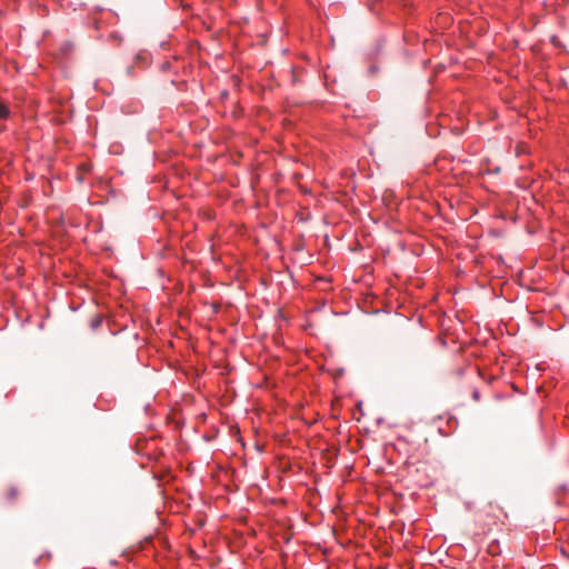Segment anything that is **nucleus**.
I'll use <instances>...</instances> for the list:
<instances>
[{
	"label": "nucleus",
	"instance_id": "7",
	"mask_svg": "<svg viewBox=\"0 0 569 569\" xmlns=\"http://www.w3.org/2000/svg\"><path fill=\"white\" fill-rule=\"evenodd\" d=\"M535 370H536V371H539V370H540L539 365H536Z\"/></svg>",
	"mask_w": 569,
	"mask_h": 569
},
{
	"label": "nucleus",
	"instance_id": "5",
	"mask_svg": "<svg viewBox=\"0 0 569 569\" xmlns=\"http://www.w3.org/2000/svg\"><path fill=\"white\" fill-rule=\"evenodd\" d=\"M535 390H536V395H538L541 392V387L536 383Z\"/></svg>",
	"mask_w": 569,
	"mask_h": 569
},
{
	"label": "nucleus",
	"instance_id": "3",
	"mask_svg": "<svg viewBox=\"0 0 569 569\" xmlns=\"http://www.w3.org/2000/svg\"><path fill=\"white\" fill-rule=\"evenodd\" d=\"M101 318L100 317H94L92 320H91V328L92 329H96L98 328L100 325H101Z\"/></svg>",
	"mask_w": 569,
	"mask_h": 569
},
{
	"label": "nucleus",
	"instance_id": "4",
	"mask_svg": "<svg viewBox=\"0 0 569 569\" xmlns=\"http://www.w3.org/2000/svg\"><path fill=\"white\" fill-rule=\"evenodd\" d=\"M472 398H473V400L479 401V399H480V393H479V391H478V390H473V392H472Z\"/></svg>",
	"mask_w": 569,
	"mask_h": 569
},
{
	"label": "nucleus",
	"instance_id": "1",
	"mask_svg": "<svg viewBox=\"0 0 569 569\" xmlns=\"http://www.w3.org/2000/svg\"><path fill=\"white\" fill-rule=\"evenodd\" d=\"M19 497V490L16 487H10L6 493L8 501H14Z\"/></svg>",
	"mask_w": 569,
	"mask_h": 569
},
{
	"label": "nucleus",
	"instance_id": "2",
	"mask_svg": "<svg viewBox=\"0 0 569 569\" xmlns=\"http://www.w3.org/2000/svg\"><path fill=\"white\" fill-rule=\"evenodd\" d=\"M10 114V110L7 104L0 102V119H7Z\"/></svg>",
	"mask_w": 569,
	"mask_h": 569
},
{
	"label": "nucleus",
	"instance_id": "6",
	"mask_svg": "<svg viewBox=\"0 0 569 569\" xmlns=\"http://www.w3.org/2000/svg\"><path fill=\"white\" fill-rule=\"evenodd\" d=\"M560 489H561L562 491H565V490L567 489V486H566V485H561V486H560Z\"/></svg>",
	"mask_w": 569,
	"mask_h": 569
}]
</instances>
